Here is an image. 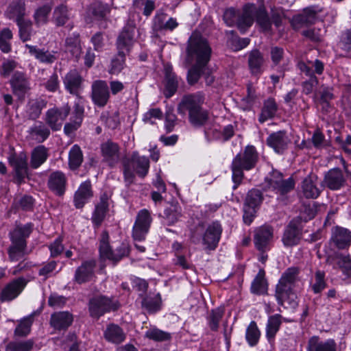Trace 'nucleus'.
I'll use <instances>...</instances> for the list:
<instances>
[{
	"instance_id": "54",
	"label": "nucleus",
	"mask_w": 351,
	"mask_h": 351,
	"mask_svg": "<svg viewBox=\"0 0 351 351\" xmlns=\"http://www.w3.org/2000/svg\"><path fill=\"white\" fill-rule=\"evenodd\" d=\"M89 11L95 18L102 19L110 13V8L100 1H95L90 5Z\"/></svg>"
},
{
	"instance_id": "59",
	"label": "nucleus",
	"mask_w": 351,
	"mask_h": 351,
	"mask_svg": "<svg viewBox=\"0 0 351 351\" xmlns=\"http://www.w3.org/2000/svg\"><path fill=\"white\" fill-rule=\"evenodd\" d=\"M12 38V32L9 28H4L0 32V49L3 53H8L11 50L10 41Z\"/></svg>"
},
{
	"instance_id": "2",
	"label": "nucleus",
	"mask_w": 351,
	"mask_h": 351,
	"mask_svg": "<svg viewBox=\"0 0 351 351\" xmlns=\"http://www.w3.org/2000/svg\"><path fill=\"white\" fill-rule=\"evenodd\" d=\"M32 231V225L27 223L24 226H16L10 233L11 245L8 247L9 258L12 262L22 260L27 254L26 239Z\"/></svg>"
},
{
	"instance_id": "14",
	"label": "nucleus",
	"mask_w": 351,
	"mask_h": 351,
	"mask_svg": "<svg viewBox=\"0 0 351 351\" xmlns=\"http://www.w3.org/2000/svg\"><path fill=\"white\" fill-rule=\"evenodd\" d=\"M10 83L13 94L19 100L23 101L31 88L27 75L24 73L16 71L12 76Z\"/></svg>"
},
{
	"instance_id": "50",
	"label": "nucleus",
	"mask_w": 351,
	"mask_h": 351,
	"mask_svg": "<svg viewBox=\"0 0 351 351\" xmlns=\"http://www.w3.org/2000/svg\"><path fill=\"white\" fill-rule=\"evenodd\" d=\"M107 209V200L101 198L100 202L96 206L95 211L92 216L93 223L96 226H99L102 221H104Z\"/></svg>"
},
{
	"instance_id": "35",
	"label": "nucleus",
	"mask_w": 351,
	"mask_h": 351,
	"mask_svg": "<svg viewBox=\"0 0 351 351\" xmlns=\"http://www.w3.org/2000/svg\"><path fill=\"white\" fill-rule=\"evenodd\" d=\"M25 3L24 0H15L12 2L6 11V16L10 19H14L16 23L25 20Z\"/></svg>"
},
{
	"instance_id": "18",
	"label": "nucleus",
	"mask_w": 351,
	"mask_h": 351,
	"mask_svg": "<svg viewBox=\"0 0 351 351\" xmlns=\"http://www.w3.org/2000/svg\"><path fill=\"white\" fill-rule=\"evenodd\" d=\"M120 148L117 143L108 140L101 145L103 160L110 167H114L120 159Z\"/></svg>"
},
{
	"instance_id": "48",
	"label": "nucleus",
	"mask_w": 351,
	"mask_h": 351,
	"mask_svg": "<svg viewBox=\"0 0 351 351\" xmlns=\"http://www.w3.org/2000/svg\"><path fill=\"white\" fill-rule=\"evenodd\" d=\"M263 199V193L259 189H252L247 192L244 205L256 209L262 204Z\"/></svg>"
},
{
	"instance_id": "64",
	"label": "nucleus",
	"mask_w": 351,
	"mask_h": 351,
	"mask_svg": "<svg viewBox=\"0 0 351 351\" xmlns=\"http://www.w3.org/2000/svg\"><path fill=\"white\" fill-rule=\"evenodd\" d=\"M101 121L105 123L109 129L114 130L120 124L119 114L115 112L112 114H103L101 117Z\"/></svg>"
},
{
	"instance_id": "56",
	"label": "nucleus",
	"mask_w": 351,
	"mask_h": 351,
	"mask_svg": "<svg viewBox=\"0 0 351 351\" xmlns=\"http://www.w3.org/2000/svg\"><path fill=\"white\" fill-rule=\"evenodd\" d=\"M34 345L32 339L23 341H11L5 347V351H30Z\"/></svg>"
},
{
	"instance_id": "30",
	"label": "nucleus",
	"mask_w": 351,
	"mask_h": 351,
	"mask_svg": "<svg viewBox=\"0 0 351 351\" xmlns=\"http://www.w3.org/2000/svg\"><path fill=\"white\" fill-rule=\"evenodd\" d=\"M317 19V12L312 8H306L302 14L295 16L292 19V26L298 29L303 26L314 24Z\"/></svg>"
},
{
	"instance_id": "42",
	"label": "nucleus",
	"mask_w": 351,
	"mask_h": 351,
	"mask_svg": "<svg viewBox=\"0 0 351 351\" xmlns=\"http://www.w3.org/2000/svg\"><path fill=\"white\" fill-rule=\"evenodd\" d=\"M278 110V106L272 98H269L264 102L263 107L259 115L258 121L263 123L269 119L273 118Z\"/></svg>"
},
{
	"instance_id": "26",
	"label": "nucleus",
	"mask_w": 351,
	"mask_h": 351,
	"mask_svg": "<svg viewBox=\"0 0 351 351\" xmlns=\"http://www.w3.org/2000/svg\"><path fill=\"white\" fill-rule=\"evenodd\" d=\"M247 63L252 75L259 77L263 72L265 59L263 53L258 49H253L249 52Z\"/></svg>"
},
{
	"instance_id": "3",
	"label": "nucleus",
	"mask_w": 351,
	"mask_h": 351,
	"mask_svg": "<svg viewBox=\"0 0 351 351\" xmlns=\"http://www.w3.org/2000/svg\"><path fill=\"white\" fill-rule=\"evenodd\" d=\"M299 269L292 267L287 269L280 278L276 287L275 296L278 304L283 305L284 302L294 296L293 288L298 280Z\"/></svg>"
},
{
	"instance_id": "47",
	"label": "nucleus",
	"mask_w": 351,
	"mask_h": 351,
	"mask_svg": "<svg viewBox=\"0 0 351 351\" xmlns=\"http://www.w3.org/2000/svg\"><path fill=\"white\" fill-rule=\"evenodd\" d=\"M182 217V208L178 204H172L164 210L163 218L169 226L176 223Z\"/></svg>"
},
{
	"instance_id": "57",
	"label": "nucleus",
	"mask_w": 351,
	"mask_h": 351,
	"mask_svg": "<svg viewBox=\"0 0 351 351\" xmlns=\"http://www.w3.org/2000/svg\"><path fill=\"white\" fill-rule=\"evenodd\" d=\"M260 335L261 333L256 322L254 321L251 322L246 330L245 335L248 343L251 346L256 345L260 338Z\"/></svg>"
},
{
	"instance_id": "40",
	"label": "nucleus",
	"mask_w": 351,
	"mask_h": 351,
	"mask_svg": "<svg viewBox=\"0 0 351 351\" xmlns=\"http://www.w3.org/2000/svg\"><path fill=\"white\" fill-rule=\"evenodd\" d=\"M161 298L159 293L149 294L143 297L141 305L148 313H154L160 309Z\"/></svg>"
},
{
	"instance_id": "60",
	"label": "nucleus",
	"mask_w": 351,
	"mask_h": 351,
	"mask_svg": "<svg viewBox=\"0 0 351 351\" xmlns=\"http://www.w3.org/2000/svg\"><path fill=\"white\" fill-rule=\"evenodd\" d=\"M19 27V36L23 41L29 40L32 32V23L30 21L23 20L16 23Z\"/></svg>"
},
{
	"instance_id": "6",
	"label": "nucleus",
	"mask_w": 351,
	"mask_h": 351,
	"mask_svg": "<svg viewBox=\"0 0 351 351\" xmlns=\"http://www.w3.org/2000/svg\"><path fill=\"white\" fill-rule=\"evenodd\" d=\"M10 165L13 168L15 173V179L17 184H20L27 176L28 165L27 156L25 152H21L16 154L12 148L8 156Z\"/></svg>"
},
{
	"instance_id": "55",
	"label": "nucleus",
	"mask_w": 351,
	"mask_h": 351,
	"mask_svg": "<svg viewBox=\"0 0 351 351\" xmlns=\"http://www.w3.org/2000/svg\"><path fill=\"white\" fill-rule=\"evenodd\" d=\"M34 321L33 315H29L20 321L19 324L15 328L14 334L19 337H25L31 331V326Z\"/></svg>"
},
{
	"instance_id": "61",
	"label": "nucleus",
	"mask_w": 351,
	"mask_h": 351,
	"mask_svg": "<svg viewBox=\"0 0 351 351\" xmlns=\"http://www.w3.org/2000/svg\"><path fill=\"white\" fill-rule=\"evenodd\" d=\"M51 10V4L47 3L38 8L34 13V19L38 25L45 24L47 21V17Z\"/></svg>"
},
{
	"instance_id": "39",
	"label": "nucleus",
	"mask_w": 351,
	"mask_h": 351,
	"mask_svg": "<svg viewBox=\"0 0 351 351\" xmlns=\"http://www.w3.org/2000/svg\"><path fill=\"white\" fill-rule=\"evenodd\" d=\"M64 47L65 51L70 53L73 57L80 58L82 48L79 34H74L68 36L65 40Z\"/></svg>"
},
{
	"instance_id": "29",
	"label": "nucleus",
	"mask_w": 351,
	"mask_h": 351,
	"mask_svg": "<svg viewBox=\"0 0 351 351\" xmlns=\"http://www.w3.org/2000/svg\"><path fill=\"white\" fill-rule=\"evenodd\" d=\"M337 344L334 339L325 341L318 336L311 337L307 342L306 351H336Z\"/></svg>"
},
{
	"instance_id": "53",
	"label": "nucleus",
	"mask_w": 351,
	"mask_h": 351,
	"mask_svg": "<svg viewBox=\"0 0 351 351\" xmlns=\"http://www.w3.org/2000/svg\"><path fill=\"white\" fill-rule=\"evenodd\" d=\"M282 323V316L279 314L271 315L269 317L266 332L269 339L274 338L278 331Z\"/></svg>"
},
{
	"instance_id": "36",
	"label": "nucleus",
	"mask_w": 351,
	"mask_h": 351,
	"mask_svg": "<svg viewBox=\"0 0 351 351\" xmlns=\"http://www.w3.org/2000/svg\"><path fill=\"white\" fill-rule=\"evenodd\" d=\"M104 337L109 342L119 344L125 340V334L118 325L110 324L104 331Z\"/></svg>"
},
{
	"instance_id": "41",
	"label": "nucleus",
	"mask_w": 351,
	"mask_h": 351,
	"mask_svg": "<svg viewBox=\"0 0 351 351\" xmlns=\"http://www.w3.org/2000/svg\"><path fill=\"white\" fill-rule=\"evenodd\" d=\"M47 101L42 99H33L27 105L26 113L29 119L35 120L39 117L42 110L46 107Z\"/></svg>"
},
{
	"instance_id": "12",
	"label": "nucleus",
	"mask_w": 351,
	"mask_h": 351,
	"mask_svg": "<svg viewBox=\"0 0 351 351\" xmlns=\"http://www.w3.org/2000/svg\"><path fill=\"white\" fill-rule=\"evenodd\" d=\"M96 267L97 261L95 259L83 261L75 271L73 281L78 285L92 281L95 278Z\"/></svg>"
},
{
	"instance_id": "16",
	"label": "nucleus",
	"mask_w": 351,
	"mask_h": 351,
	"mask_svg": "<svg viewBox=\"0 0 351 351\" xmlns=\"http://www.w3.org/2000/svg\"><path fill=\"white\" fill-rule=\"evenodd\" d=\"M273 238V228L268 225L257 228L254 230V241L256 249L261 252H265Z\"/></svg>"
},
{
	"instance_id": "43",
	"label": "nucleus",
	"mask_w": 351,
	"mask_h": 351,
	"mask_svg": "<svg viewBox=\"0 0 351 351\" xmlns=\"http://www.w3.org/2000/svg\"><path fill=\"white\" fill-rule=\"evenodd\" d=\"M209 114L203 108L193 110L189 113V120L192 125L199 128L206 124L208 120Z\"/></svg>"
},
{
	"instance_id": "63",
	"label": "nucleus",
	"mask_w": 351,
	"mask_h": 351,
	"mask_svg": "<svg viewBox=\"0 0 351 351\" xmlns=\"http://www.w3.org/2000/svg\"><path fill=\"white\" fill-rule=\"evenodd\" d=\"M29 132L32 136L39 138L40 141H44L50 134L49 128L45 125L42 122H40L38 125H35L32 127Z\"/></svg>"
},
{
	"instance_id": "23",
	"label": "nucleus",
	"mask_w": 351,
	"mask_h": 351,
	"mask_svg": "<svg viewBox=\"0 0 351 351\" xmlns=\"http://www.w3.org/2000/svg\"><path fill=\"white\" fill-rule=\"evenodd\" d=\"M327 262L332 265L333 267L339 268L348 277H351V256L350 254H344L340 252H335L329 256Z\"/></svg>"
},
{
	"instance_id": "46",
	"label": "nucleus",
	"mask_w": 351,
	"mask_h": 351,
	"mask_svg": "<svg viewBox=\"0 0 351 351\" xmlns=\"http://www.w3.org/2000/svg\"><path fill=\"white\" fill-rule=\"evenodd\" d=\"M99 254L102 258L108 259L112 261L115 258L112 256L114 252L112 250L109 244V234L108 232L104 231L101 235Z\"/></svg>"
},
{
	"instance_id": "25",
	"label": "nucleus",
	"mask_w": 351,
	"mask_h": 351,
	"mask_svg": "<svg viewBox=\"0 0 351 351\" xmlns=\"http://www.w3.org/2000/svg\"><path fill=\"white\" fill-rule=\"evenodd\" d=\"M66 181L65 175L61 171H56L49 175L47 185L56 195L62 196L65 193Z\"/></svg>"
},
{
	"instance_id": "37",
	"label": "nucleus",
	"mask_w": 351,
	"mask_h": 351,
	"mask_svg": "<svg viewBox=\"0 0 351 351\" xmlns=\"http://www.w3.org/2000/svg\"><path fill=\"white\" fill-rule=\"evenodd\" d=\"M49 157V150L44 145L36 147L31 153L30 166L32 169L40 167Z\"/></svg>"
},
{
	"instance_id": "34",
	"label": "nucleus",
	"mask_w": 351,
	"mask_h": 351,
	"mask_svg": "<svg viewBox=\"0 0 351 351\" xmlns=\"http://www.w3.org/2000/svg\"><path fill=\"white\" fill-rule=\"evenodd\" d=\"M298 67L302 73L311 78V77H316L314 73L318 75L322 74L324 65L321 60L317 59L314 62L311 61L307 62H300L298 64Z\"/></svg>"
},
{
	"instance_id": "38",
	"label": "nucleus",
	"mask_w": 351,
	"mask_h": 351,
	"mask_svg": "<svg viewBox=\"0 0 351 351\" xmlns=\"http://www.w3.org/2000/svg\"><path fill=\"white\" fill-rule=\"evenodd\" d=\"M316 180V176L311 175L304 179L302 191L306 198L315 199L319 196L320 191L315 184Z\"/></svg>"
},
{
	"instance_id": "44",
	"label": "nucleus",
	"mask_w": 351,
	"mask_h": 351,
	"mask_svg": "<svg viewBox=\"0 0 351 351\" xmlns=\"http://www.w3.org/2000/svg\"><path fill=\"white\" fill-rule=\"evenodd\" d=\"M300 239V230L295 226L289 225L285 231L282 242L286 246L297 245Z\"/></svg>"
},
{
	"instance_id": "5",
	"label": "nucleus",
	"mask_w": 351,
	"mask_h": 351,
	"mask_svg": "<svg viewBox=\"0 0 351 351\" xmlns=\"http://www.w3.org/2000/svg\"><path fill=\"white\" fill-rule=\"evenodd\" d=\"M70 111L71 107L69 104L61 108L53 106L45 112V122L53 131H58L62 128L63 123L69 114Z\"/></svg>"
},
{
	"instance_id": "10",
	"label": "nucleus",
	"mask_w": 351,
	"mask_h": 351,
	"mask_svg": "<svg viewBox=\"0 0 351 351\" xmlns=\"http://www.w3.org/2000/svg\"><path fill=\"white\" fill-rule=\"evenodd\" d=\"M267 182L269 187L280 195H285L293 191L295 184L293 178L285 180L282 173L278 171H273Z\"/></svg>"
},
{
	"instance_id": "62",
	"label": "nucleus",
	"mask_w": 351,
	"mask_h": 351,
	"mask_svg": "<svg viewBox=\"0 0 351 351\" xmlns=\"http://www.w3.org/2000/svg\"><path fill=\"white\" fill-rule=\"evenodd\" d=\"M128 53H123L120 54L119 51L117 52V56L112 60L111 66L109 70L110 74H119L124 67L125 56Z\"/></svg>"
},
{
	"instance_id": "15",
	"label": "nucleus",
	"mask_w": 351,
	"mask_h": 351,
	"mask_svg": "<svg viewBox=\"0 0 351 351\" xmlns=\"http://www.w3.org/2000/svg\"><path fill=\"white\" fill-rule=\"evenodd\" d=\"M221 232L222 228L218 221H214L207 227L202 237V243L206 249L213 250L217 247Z\"/></svg>"
},
{
	"instance_id": "17",
	"label": "nucleus",
	"mask_w": 351,
	"mask_h": 351,
	"mask_svg": "<svg viewBox=\"0 0 351 351\" xmlns=\"http://www.w3.org/2000/svg\"><path fill=\"white\" fill-rule=\"evenodd\" d=\"M205 95L202 92H197L193 94L184 95L179 104L178 110L184 113V110L189 112L202 108L204 103Z\"/></svg>"
},
{
	"instance_id": "1",
	"label": "nucleus",
	"mask_w": 351,
	"mask_h": 351,
	"mask_svg": "<svg viewBox=\"0 0 351 351\" xmlns=\"http://www.w3.org/2000/svg\"><path fill=\"white\" fill-rule=\"evenodd\" d=\"M212 49L206 38L197 32L190 36L186 48L184 64L189 69L186 80L190 85L195 84L204 73L210 60Z\"/></svg>"
},
{
	"instance_id": "49",
	"label": "nucleus",
	"mask_w": 351,
	"mask_h": 351,
	"mask_svg": "<svg viewBox=\"0 0 351 351\" xmlns=\"http://www.w3.org/2000/svg\"><path fill=\"white\" fill-rule=\"evenodd\" d=\"M69 19L70 14L66 6L60 5L54 9L53 20L57 26H63Z\"/></svg>"
},
{
	"instance_id": "31",
	"label": "nucleus",
	"mask_w": 351,
	"mask_h": 351,
	"mask_svg": "<svg viewBox=\"0 0 351 351\" xmlns=\"http://www.w3.org/2000/svg\"><path fill=\"white\" fill-rule=\"evenodd\" d=\"M93 195L92 184L90 180L82 182L74 195V204L77 208H82L86 202Z\"/></svg>"
},
{
	"instance_id": "20",
	"label": "nucleus",
	"mask_w": 351,
	"mask_h": 351,
	"mask_svg": "<svg viewBox=\"0 0 351 351\" xmlns=\"http://www.w3.org/2000/svg\"><path fill=\"white\" fill-rule=\"evenodd\" d=\"M27 285L24 278H19L8 283L1 291L0 300L1 302L11 301L16 298Z\"/></svg>"
},
{
	"instance_id": "33",
	"label": "nucleus",
	"mask_w": 351,
	"mask_h": 351,
	"mask_svg": "<svg viewBox=\"0 0 351 351\" xmlns=\"http://www.w3.org/2000/svg\"><path fill=\"white\" fill-rule=\"evenodd\" d=\"M73 320V315L67 311L57 312L51 315L50 324L56 330H65L72 324Z\"/></svg>"
},
{
	"instance_id": "21",
	"label": "nucleus",
	"mask_w": 351,
	"mask_h": 351,
	"mask_svg": "<svg viewBox=\"0 0 351 351\" xmlns=\"http://www.w3.org/2000/svg\"><path fill=\"white\" fill-rule=\"evenodd\" d=\"M164 74V95L166 98H170L177 91L180 79L177 76V75L173 71V67L170 64H165Z\"/></svg>"
},
{
	"instance_id": "19",
	"label": "nucleus",
	"mask_w": 351,
	"mask_h": 351,
	"mask_svg": "<svg viewBox=\"0 0 351 351\" xmlns=\"http://www.w3.org/2000/svg\"><path fill=\"white\" fill-rule=\"evenodd\" d=\"M84 79L77 69L70 70L63 78L65 89L70 93L79 96L82 89Z\"/></svg>"
},
{
	"instance_id": "32",
	"label": "nucleus",
	"mask_w": 351,
	"mask_h": 351,
	"mask_svg": "<svg viewBox=\"0 0 351 351\" xmlns=\"http://www.w3.org/2000/svg\"><path fill=\"white\" fill-rule=\"evenodd\" d=\"M324 182V184L330 189L338 190L344 184L346 179L340 169L334 168L327 172Z\"/></svg>"
},
{
	"instance_id": "51",
	"label": "nucleus",
	"mask_w": 351,
	"mask_h": 351,
	"mask_svg": "<svg viewBox=\"0 0 351 351\" xmlns=\"http://www.w3.org/2000/svg\"><path fill=\"white\" fill-rule=\"evenodd\" d=\"M83 161V154L80 147L74 145L71 149L69 154V164L71 169H77Z\"/></svg>"
},
{
	"instance_id": "7",
	"label": "nucleus",
	"mask_w": 351,
	"mask_h": 351,
	"mask_svg": "<svg viewBox=\"0 0 351 351\" xmlns=\"http://www.w3.org/2000/svg\"><path fill=\"white\" fill-rule=\"evenodd\" d=\"M136 24L134 21L129 20L119 34L116 47L120 54L129 53L135 42L134 34Z\"/></svg>"
},
{
	"instance_id": "11",
	"label": "nucleus",
	"mask_w": 351,
	"mask_h": 351,
	"mask_svg": "<svg viewBox=\"0 0 351 351\" xmlns=\"http://www.w3.org/2000/svg\"><path fill=\"white\" fill-rule=\"evenodd\" d=\"M110 98V92L108 83L105 80H97L91 85V99L93 104L103 108L108 104Z\"/></svg>"
},
{
	"instance_id": "28",
	"label": "nucleus",
	"mask_w": 351,
	"mask_h": 351,
	"mask_svg": "<svg viewBox=\"0 0 351 351\" xmlns=\"http://www.w3.org/2000/svg\"><path fill=\"white\" fill-rule=\"evenodd\" d=\"M256 6L254 4H247L244 6L243 12L238 16L237 27L241 33H244L254 22Z\"/></svg>"
},
{
	"instance_id": "58",
	"label": "nucleus",
	"mask_w": 351,
	"mask_h": 351,
	"mask_svg": "<svg viewBox=\"0 0 351 351\" xmlns=\"http://www.w3.org/2000/svg\"><path fill=\"white\" fill-rule=\"evenodd\" d=\"M223 313V309L221 308H217L210 311L208 320L209 327L212 330L217 331L218 330Z\"/></svg>"
},
{
	"instance_id": "22",
	"label": "nucleus",
	"mask_w": 351,
	"mask_h": 351,
	"mask_svg": "<svg viewBox=\"0 0 351 351\" xmlns=\"http://www.w3.org/2000/svg\"><path fill=\"white\" fill-rule=\"evenodd\" d=\"M330 242L339 250L348 249L351 245V232L337 226L332 230Z\"/></svg>"
},
{
	"instance_id": "45",
	"label": "nucleus",
	"mask_w": 351,
	"mask_h": 351,
	"mask_svg": "<svg viewBox=\"0 0 351 351\" xmlns=\"http://www.w3.org/2000/svg\"><path fill=\"white\" fill-rule=\"evenodd\" d=\"M265 275L264 269H261L252 283L251 290L252 293L260 295L267 292V285Z\"/></svg>"
},
{
	"instance_id": "24",
	"label": "nucleus",
	"mask_w": 351,
	"mask_h": 351,
	"mask_svg": "<svg viewBox=\"0 0 351 351\" xmlns=\"http://www.w3.org/2000/svg\"><path fill=\"white\" fill-rule=\"evenodd\" d=\"M290 143L285 131L273 132L267 138V144L278 154L283 153Z\"/></svg>"
},
{
	"instance_id": "13",
	"label": "nucleus",
	"mask_w": 351,
	"mask_h": 351,
	"mask_svg": "<svg viewBox=\"0 0 351 351\" xmlns=\"http://www.w3.org/2000/svg\"><path fill=\"white\" fill-rule=\"evenodd\" d=\"M258 160V154L252 145L245 147L243 152L237 154L232 164L246 171L253 169Z\"/></svg>"
},
{
	"instance_id": "27",
	"label": "nucleus",
	"mask_w": 351,
	"mask_h": 351,
	"mask_svg": "<svg viewBox=\"0 0 351 351\" xmlns=\"http://www.w3.org/2000/svg\"><path fill=\"white\" fill-rule=\"evenodd\" d=\"M25 48L28 49L29 53L42 63L52 64L58 58L57 51H49L45 49H39L36 46L26 44Z\"/></svg>"
},
{
	"instance_id": "52",
	"label": "nucleus",
	"mask_w": 351,
	"mask_h": 351,
	"mask_svg": "<svg viewBox=\"0 0 351 351\" xmlns=\"http://www.w3.org/2000/svg\"><path fill=\"white\" fill-rule=\"evenodd\" d=\"M255 18L256 23L259 25L263 31L269 32L271 30V22L270 19L268 17L265 8H256Z\"/></svg>"
},
{
	"instance_id": "9",
	"label": "nucleus",
	"mask_w": 351,
	"mask_h": 351,
	"mask_svg": "<svg viewBox=\"0 0 351 351\" xmlns=\"http://www.w3.org/2000/svg\"><path fill=\"white\" fill-rule=\"evenodd\" d=\"M152 222L151 213L147 209L145 208L139 210L132 228V237L134 239L137 241L145 239Z\"/></svg>"
},
{
	"instance_id": "4",
	"label": "nucleus",
	"mask_w": 351,
	"mask_h": 351,
	"mask_svg": "<svg viewBox=\"0 0 351 351\" xmlns=\"http://www.w3.org/2000/svg\"><path fill=\"white\" fill-rule=\"evenodd\" d=\"M133 168L136 174L141 178H145L149 168V160L145 156H141L137 153H134L130 160L123 162V176L125 182L130 185L134 179Z\"/></svg>"
},
{
	"instance_id": "8",
	"label": "nucleus",
	"mask_w": 351,
	"mask_h": 351,
	"mask_svg": "<svg viewBox=\"0 0 351 351\" xmlns=\"http://www.w3.org/2000/svg\"><path fill=\"white\" fill-rule=\"evenodd\" d=\"M117 308L116 302L104 295L95 296L91 298L88 302L90 315L97 319L107 312L117 310Z\"/></svg>"
}]
</instances>
